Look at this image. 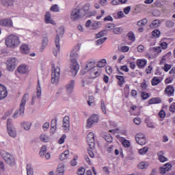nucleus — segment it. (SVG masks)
Wrapping results in <instances>:
<instances>
[{
	"mask_svg": "<svg viewBox=\"0 0 175 175\" xmlns=\"http://www.w3.org/2000/svg\"><path fill=\"white\" fill-rule=\"evenodd\" d=\"M80 53V45L77 44L71 51L70 55V59L71 62L70 70L74 77L77 75V72L80 69V65L77 62V59L79 57Z\"/></svg>",
	"mask_w": 175,
	"mask_h": 175,
	"instance_id": "1",
	"label": "nucleus"
},
{
	"mask_svg": "<svg viewBox=\"0 0 175 175\" xmlns=\"http://www.w3.org/2000/svg\"><path fill=\"white\" fill-rule=\"evenodd\" d=\"M56 32H57V34L55 39V44L56 46V49L53 50V54L55 57H57V55H58V53H59V50L61 49L59 41H60V38H62V36L64 35V33H65V28L61 26Z\"/></svg>",
	"mask_w": 175,
	"mask_h": 175,
	"instance_id": "2",
	"label": "nucleus"
},
{
	"mask_svg": "<svg viewBox=\"0 0 175 175\" xmlns=\"http://www.w3.org/2000/svg\"><path fill=\"white\" fill-rule=\"evenodd\" d=\"M21 43L20 38L16 35L11 34L5 38V44L10 49H16Z\"/></svg>",
	"mask_w": 175,
	"mask_h": 175,
	"instance_id": "3",
	"label": "nucleus"
},
{
	"mask_svg": "<svg viewBox=\"0 0 175 175\" xmlns=\"http://www.w3.org/2000/svg\"><path fill=\"white\" fill-rule=\"evenodd\" d=\"M29 95L28 93L24 94L21 101L19 109L14 112L12 116L13 118H17V117H23V116H24V111H25V103H27V98H28Z\"/></svg>",
	"mask_w": 175,
	"mask_h": 175,
	"instance_id": "4",
	"label": "nucleus"
},
{
	"mask_svg": "<svg viewBox=\"0 0 175 175\" xmlns=\"http://www.w3.org/2000/svg\"><path fill=\"white\" fill-rule=\"evenodd\" d=\"M52 66V74H51V83L57 85L59 83V77L61 76V68L59 66H56L55 64H53Z\"/></svg>",
	"mask_w": 175,
	"mask_h": 175,
	"instance_id": "5",
	"label": "nucleus"
},
{
	"mask_svg": "<svg viewBox=\"0 0 175 175\" xmlns=\"http://www.w3.org/2000/svg\"><path fill=\"white\" fill-rule=\"evenodd\" d=\"M96 63L95 59H90L85 64V67L81 70V75H85L88 73L90 70H93V69H98V66H96Z\"/></svg>",
	"mask_w": 175,
	"mask_h": 175,
	"instance_id": "6",
	"label": "nucleus"
},
{
	"mask_svg": "<svg viewBox=\"0 0 175 175\" xmlns=\"http://www.w3.org/2000/svg\"><path fill=\"white\" fill-rule=\"evenodd\" d=\"M6 65L7 70H8L9 72H13V70L16 69V66L18 65V62L16 57H10L7 59Z\"/></svg>",
	"mask_w": 175,
	"mask_h": 175,
	"instance_id": "7",
	"label": "nucleus"
},
{
	"mask_svg": "<svg viewBox=\"0 0 175 175\" xmlns=\"http://www.w3.org/2000/svg\"><path fill=\"white\" fill-rule=\"evenodd\" d=\"M84 17L83 14L81 12L80 8H74L70 13V18L72 21L75 20H79V18H83Z\"/></svg>",
	"mask_w": 175,
	"mask_h": 175,
	"instance_id": "8",
	"label": "nucleus"
},
{
	"mask_svg": "<svg viewBox=\"0 0 175 175\" xmlns=\"http://www.w3.org/2000/svg\"><path fill=\"white\" fill-rule=\"evenodd\" d=\"M7 131L8 135L11 137H16L17 136V133L16 132V129L13 124L12 123V119H8L7 121Z\"/></svg>",
	"mask_w": 175,
	"mask_h": 175,
	"instance_id": "9",
	"label": "nucleus"
},
{
	"mask_svg": "<svg viewBox=\"0 0 175 175\" xmlns=\"http://www.w3.org/2000/svg\"><path fill=\"white\" fill-rule=\"evenodd\" d=\"M3 158L6 163H8V165H10V166H14V157L12 154L8 152H5V154H3Z\"/></svg>",
	"mask_w": 175,
	"mask_h": 175,
	"instance_id": "10",
	"label": "nucleus"
},
{
	"mask_svg": "<svg viewBox=\"0 0 175 175\" xmlns=\"http://www.w3.org/2000/svg\"><path fill=\"white\" fill-rule=\"evenodd\" d=\"M86 142L90 148H95V135L94 133H90L86 137Z\"/></svg>",
	"mask_w": 175,
	"mask_h": 175,
	"instance_id": "11",
	"label": "nucleus"
},
{
	"mask_svg": "<svg viewBox=\"0 0 175 175\" xmlns=\"http://www.w3.org/2000/svg\"><path fill=\"white\" fill-rule=\"evenodd\" d=\"M99 121V116L97 114H93L87 120V128H91L94 124L98 123Z\"/></svg>",
	"mask_w": 175,
	"mask_h": 175,
	"instance_id": "12",
	"label": "nucleus"
},
{
	"mask_svg": "<svg viewBox=\"0 0 175 175\" xmlns=\"http://www.w3.org/2000/svg\"><path fill=\"white\" fill-rule=\"evenodd\" d=\"M90 6V3H86L82 8H80L81 12L83 14V16H86V17H92V16H94V12H88Z\"/></svg>",
	"mask_w": 175,
	"mask_h": 175,
	"instance_id": "13",
	"label": "nucleus"
},
{
	"mask_svg": "<svg viewBox=\"0 0 175 175\" xmlns=\"http://www.w3.org/2000/svg\"><path fill=\"white\" fill-rule=\"evenodd\" d=\"M89 72V79H96V77H99L100 76V70L99 68H94L93 70H90Z\"/></svg>",
	"mask_w": 175,
	"mask_h": 175,
	"instance_id": "14",
	"label": "nucleus"
},
{
	"mask_svg": "<svg viewBox=\"0 0 175 175\" xmlns=\"http://www.w3.org/2000/svg\"><path fill=\"white\" fill-rule=\"evenodd\" d=\"M0 25L3 27H8V28H12L13 27V21L10 18H5L0 20Z\"/></svg>",
	"mask_w": 175,
	"mask_h": 175,
	"instance_id": "15",
	"label": "nucleus"
},
{
	"mask_svg": "<svg viewBox=\"0 0 175 175\" xmlns=\"http://www.w3.org/2000/svg\"><path fill=\"white\" fill-rule=\"evenodd\" d=\"M63 128L64 132H69L70 129V122H69V116H65L63 120Z\"/></svg>",
	"mask_w": 175,
	"mask_h": 175,
	"instance_id": "16",
	"label": "nucleus"
},
{
	"mask_svg": "<svg viewBox=\"0 0 175 175\" xmlns=\"http://www.w3.org/2000/svg\"><path fill=\"white\" fill-rule=\"evenodd\" d=\"M172 170V164L167 163L163 167H159V173L161 174H165L167 172Z\"/></svg>",
	"mask_w": 175,
	"mask_h": 175,
	"instance_id": "17",
	"label": "nucleus"
},
{
	"mask_svg": "<svg viewBox=\"0 0 175 175\" xmlns=\"http://www.w3.org/2000/svg\"><path fill=\"white\" fill-rule=\"evenodd\" d=\"M165 94H166L167 96H174V87L172 85H167L165 89Z\"/></svg>",
	"mask_w": 175,
	"mask_h": 175,
	"instance_id": "18",
	"label": "nucleus"
},
{
	"mask_svg": "<svg viewBox=\"0 0 175 175\" xmlns=\"http://www.w3.org/2000/svg\"><path fill=\"white\" fill-rule=\"evenodd\" d=\"M44 17V22L46 24H52V25H55V21L51 18V14L50 12H46Z\"/></svg>",
	"mask_w": 175,
	"mask_h": 175,
	"instance_id": "19",
	"label": "nucleus"
},
{
	"mask_svg": "<svg viewBox=\"0 0 175 175\" xmlns=\"http://www.w3.org/2000/svg\"><path fill=\"white\" fill-rule=\"evenodd\" d=\"M8 96V91H6V88L0 83V100L1 99H5Z\"/></svg>",
	"mask_w": 175,
	"mask_h": 175,
	"instance_id": "20",
	"label": "nucleus"
},
{
	"mask_svg": "<svg viewBox=\"0 0 175 175\" xmlns=\"http://www.w3.org/2000/svg\"><path fill=\"white\" fill-rule=\"evenodd\" d=\"M75 80H71L66 85V91L68 94H72L73 90L75 89Z\"/></svg>",
	"mask_w": 175,
	"mask_h": 175,
	"instance_id": "21",
	"label": "nucleus"
},
{
	"mask_svg": "<svg viewBox=\"0 0 175 175\" xmlns=\"http://www.w3.org/2000/svg\"><path fill=\"white\" fill-rule=\"evenodd\" d=\"M135 140L140 146H144L146 144V137H139V135H136Z\"/></svg>",
	"mask_w": 175,
	"mask_h": 175,
	"instance_id": "22",
	"label": "nucleus"
},
{
	"mask_svg": "<svg viewBox=\"0 0 175 175\" xmlns=\"http://www.w3.org/2000/svg\"><path fill=\"white\" fill-rule=\"evenodd\" d=\"M1 5L3 6H5L6 8H9L10 6H13L14 1L13 0H1Z\"/></svg>",
	"mask_w": 175,
	"mask_h": 175,
	"instance_id": "23",
	"label": "nucleus"
},
{
	"mask_svg": "<svg viewBox=\"0 0 175 175\" xmlns=\"http://www.w3.org/2000/svg\"><path fill=\"white\" fill-rule=\"evenodd\" d=\"M146 65H147V60L146 59H137V66L143 69L144 68V66H146Z\"/></svg>",
	"mask_w": 175,
	"mask_h": 175,
	"instance_id": "24",
	"label": "nucleus"
},
{
	"mask_svg": "<svg viewBox=\"0 0 175 175\" xmlns=\"http://www.w3.org/2000/svg\"><path fill=\"white\" fill-rule=\"evenodd\" d=\"M18 73H21L22 75H25L28 72V69L27 66L25 65L19 66L17 69Z\"/></svg>",
	"mask_w": 175,
	"mask_h": 175,
	"instance_id": "25",
	"label": "nucleus"
},
{
	"mask_svg": "<svg viewBox=\"0 0 175 175\" xmlns=\"http://www.w3.org/2000/svg\"><path fill=\"white\" fill-rule=\"evenodd\" d=\"M21 51L23 54H29V47H28V45L23 44L21 46Z\"/></svg>",
	"mask_w": 175,
	"mask_h": 175,
	"instance_id": "26",
	"label": "nucleus"
},
{
	"mask_svg": "<svg viewBox=\"0 0 175 175\" xmlns=\"http://www.w3.org/2000/svg\"><path fill=\"white\" fill-rule=\"evenodd\" d=\"M32 125V123L28 122H23L21 123V126L25 129V131H29L31 129V126Z\"/></svg>",
	"mask_w": 175,
	"mask_h": 175,
	"instance_id": "27",
	"label": "nucleus"
},
{
	"mask_svg": "<svg viewBox=\"0 0 175 175\" xmlns=\"http://www.w3.org/2000/svg\"><path fill=\"white\" fill-rule=\"evenodd\" d=\"M162 100H161V98H152L149 100L148 104L149 105H155L158 103H161Z\"/></svg>",
	"mask_w": 175,
	"mask_h": 175,
	"instance_id": "28",
	"label": "nucleus"
},
{
	"mask_svg": "<svg viewBox=\"0 0 175 175\" xmlns=\"http://www.w3.org/2000/svg\"><path fill=\"white\" fill-rule=\"evenodd\" d=\"M107 64V62L106 61V59H100L97 65L96 66H97V68H105V66H106V64Z\"/></svg>",
	"mask_w": 175,
	"mask_h": 175,
	"instance_id": "29",
	"label": "nucleus"
},
{
	"mask_svg": "<svg viewBox=\"0 0 175 175\" xmlns=\"http://www.w3.org/2000/svg\"><path fill=\"white\" fill-rule=\"evenodd\" d=\"M107 34V32L106 31V30L103 29V30H101L98 33H96L95 36V38L96 39H100L103 38V36H105Z\"/></svg>",
	"mask_w": 175,
	"mask_h": 175,
	"instance_id": "30",
	"label": "nucleus"
},
{
	"mask_svg": "<svg viewBox=\"0 0 175 175\" xmlns=\"http://www.w3.org/2000/svg\"><path fill=\"white\" fill-rule=\"evenodd\" d=\"M115 27H116V25L113 23H107L105 25V29L104 30L106 31V32L113 31V29H114Z\"/></svg>",
	"mask_w": 175,
	"mask_h": 175,
	"instance_id": "31",
	"label": "nucleus"
},
{
	"mask_svg": "<svg viewBox=\"0 0 175 175\" xmlns=\"http://www.w3.org/2000/svg\"><path fill=\"white\" fill-rule=\"evenodd\" d=\"M64 173H65V170L64 168V165H59L56 170V174L57 175H64Z\"/></svg>",
	"mask_w": 175,
	"mask_h": 175,
	"instance_id": "32",
	"label": "nucleus"
},
{
	"mask_svg": "<svg viewBox=\"0 0 175 175\" xmlns=\"http://www.w3.org/2000/svg\"><path fill=\"white\" fill-rule=\"evenodd\" d=\"M69 157V150H65L63 153L60 154V160L65 161Z\"/></svg>",
	"mask_w": 175,
	"mask_h": 175,
	"instance_id": "33",
	"label": "nucleus"
},
{
	"mask_svg": "<svg viewBox=\"0 0 175 175\" xmlns=\"http://www.w3.org/2000/svg\"><path fill=\"white\" fill-rule=\"evenodd\" d=\"M113 32L115 35H121L124 32V28L122 27H115L113 29Z\"/></svg>",
	"mask_w": 175,
	"mask_h": 175,
	"instance_id": "34",
	"label": "nucleus"
},
{
	"mask_svg": "<svg viewBox=\"0 0 175 175\" xmlns=\"http://www.w3.org/2000/svg\"><path fill=\"white\" fill-rule=\"evenodd\" d=\"M116 78L118 80L119 85H122L125 83V77L124 76L116 75Z\"/></svg>",
	"mask_w": 175,
	"mask_h": 175,
	"instance_id": "35",
	"label": "nucleus"
},
{
	"mask_svg": "<svg viewBox=\"0 0 175 175\" xmlns=\"http://www.w3.org/2000/svg\"><path fill=\"white\" fill-rule=\"evenodd\" d=\"M36 90H37L36 91L37 98L40 99V96L42 95V89L40 88V83L39 82V80L38 81V86Z\"/></svg>",
	"mask_w": 175,
	"mask_h": 175,
	"instance_id": "36",
	"label": "nucleus"
},
{
	"mask_svg": "<svg viewBox=\"0 0 175 175\" xmlns=\"http://www.w3.org/2000/svg\"><path fill=\"white\" fill-rule=\"evenodd\" d=\"M26 169L27 175H33V168H32L31 164H27Z\"/></svg>",
	"mask_w": 175,
	"mask_h": 175,
	"instance_id": "37",
	"label": "nucleus"
},
{
	"mask_svg": "<svg viewBox=\"0 0 175 175\" xmlns=\"http://www.w3.org/2000/svg\"><path fill=\"white\" fill-rule=\"evenodd\" d=\"M106 40H107V37L99 38L98 40H97L96 41V44L97 46H100V45L103 44V43H105V42H106Z\"/></svg>",
	"mask_w": 175,
	"mask_h": 175,
	"instance_id": "38",
	"label": "nucleus"
},
{
	"mask_svg": "<svg viewBox=\"0 0 175 175\" xmlns=\"http://www.w3.org/2000/svg\"><path fill=\"white\" fill-rule=\"evenodd\" d=\"M148 21V20H147V18H144V19H142L140 21H139L137 23V25H138L139 27H144V25H146L147 24V22Z\"/></svg>",
	"mask_w": 175,
	"mask_h": 175,
	"instance_id": "39",
	"label": "nucleus"
},
{
	"mask_svg": "<svg viewBox=\"0 0 175 175\" xmlns=\"http://www.w3.org/2000/svg\"><path fill=\"white\" fill-rule=\"evenodd\" d=\"M127 36L129 40H131V42H135V40H136V38L135 37V33H133V31L129 32L127 33Z\"/></svg>",
	"mask_w": 175,
	"mask_h": 175,
	"instance_id": "40",
	"label": "nucleus"
},
{
	"mask_svg": "<svg viewBox=\"0 0 175 175\" xmlns=\"http://www.w3.org/2000/svg\"><path fill=\"white\" fill-rule=\"evenodd\" d=\"M145 122L148 128H152V129L155 128L154 123H152V122H151L150 119L148 118L145 119Z\"/></svg>",
	"mask_w": 175,
	"mask_h": 175,
	"instance_id": "41",
	"label": "nucleus"
},
{
	"mask_svg": "<svg viewBox=\"0 0 175 175\" xmlns=\"http://www.w3.org/2000/svg\"><path fill=\"white\" fill-rule=\"evenodd\" d=\"M161 83V79L158 77H154L152 79V85H158Z\"/></svg>",
	"mask_w": 175,
	"mask_h": 175,
	"instance_id": "42",
	"label": "nucleus"
},
{
	"mask_svg": "<svg viewBox=\"0 0 175 175\" xmlns=\"http://www.w3.org/2000/svg\"><path fill=\"white\" fill-rule=\"evenodd\" d=\"M161 25V21L158 19H156L152 22L151 26L153 28H158L159 25Z\"/></svg>",
	"mask_w": 175,
	"mask_h": 175,
	"instance_id": "43",
	"label": "nucleus"
},
{
	"mask_svg": "<svg viewBox=\"0 0 175 175\" xmlns=\"http://www.w3.org/2000/svg\"><path fill=\"white\" fill-rule=\"evenodd\" d=\"M50 10L51 12H55V13H58V12H59V7H58V5L54 4L51 7Z\"/></svg>",
	"mask_w": 175,
	"mask_h": 175,
	"instance_id": "44",
	"label": "nucleus"
},
{
	"mask_svg": "<svg viewBox=\"0 0 175 175\" xmlns=\"http://www.w3.org/2000/svg\"><path fill=\"white\" fill-rule=\"evenodd\" d=\"M147 152H148V147H144L139 150V154H140V155H145Z\"/></svg>",
	"mask_w": 175,
	"mask_h": 175,
	"instance_id": "45",
	"label": "nucleus"
},
{
	"mask_svg": "<svg viewBox=\"0 0 175 175\" xmlns=\"http://www.w3.org/2000/svg\"><path fill=\"white\" fill-rule=\"evenodd\" d=\"M104 139L107 143H111L113 142V137L110 134L104 135Z\"/></svg>",
	"mask_w": 175,
	"mask_h": 175,
	"instance_id": "46",
	"label": "nucleus"
},
{
	"mask_svg": "<svg viewBox=\"0 0 175 175\" xmlns=\"http://www.w3.org/2000/svg\"><path fill=\"white\" fill-rule=\"evenodd\" d=\"M141 98L143 100H146V99H148V98H150V94L146 92H142L141 93Z\"/></svg>",
	"mask_w": 175,
	"mask_h": 175,
	"instance_id": "47",
	"label": "nucleus"
},
{
	"mask_svg": "<svg viewBox=\"0 0 175 175\" xmlns=\"http://www.w3.org/2000/svg\"><path fill=\"white\" fill-rule=\"evenodd\" d=\"M152 35L154 38H159L161 36V31L158 29H154L152 31Z\"/></svg>",
	"mask_w": 175,
	"mask_h": 175,
	"instance_id": "48",
	"label": "nucleus"
},
{
	"mask_svg": "<svg viewBox=\"0 0 175 175\" xmlns=\"http://www.w3.org/2000/svg\"><path fill=\"white\" fill-rule=\"evenodd\" d=\"M165 25L167 28H173V27H174V22L172 21H167Z\"/></svg>",
	"mask_w": 175,
	"mask_h": 175,
	"instance_id": "49",
	"label": "nucleus"
},
{
	"mask_svg": "<svg viewBox=\"0 0 175 175\" xmlns=\"http://www.w3.org/2000/svg\"><path fill=\"white\" fill-rule=\"evenodd\" d=\"M95 148H92L90 146V148L88 149V152L89 154V157H90V158H94L95 157V154H94V149Z\"/></svg>",
	"mask_w": 175,
	"mask_h": 175,
	"instance_id": "50",
	"label": "nucleus"
},
{
	"mask_svg": "<svg viewBox=\"0 0 175 175\" xmlns=\"http://www.w3.org/2000/svg\"><path fill=\"white\" fill-rule=\"evenodd\" d=\"M148 166V165H147V163H146V162H141L138 165V169H147Z\"/></svg>",
	"mask_w": 175,
	"mask_h": 175,
	"instance_id": "51",
	"label": "nucleus"
},
{
	"mask_svg": "<svg viewBox=\"0 0 175 175\" xmlns=\"http://www.w3.org/2000/svg\"><path fill=\"white\" fill-rule=\"evenodd\" d=\"M122 144L123 147L128 148V147H130L131 146V142H129L128 139H124L122 141Z\"/></svg>",
	"mask_w": 175,
	"mask_h": 175,
	"instance_id": "52",
	"label": "nucleus"
},
{
	"mask_svg": "<svg viewBox=\"0 0 175 175\" xmlns=\"http://www.w3.org/2000/svg\"><path fill=\"white\" fill-rule=\"evenodd\" d=\"M65 139H66V135L64 134L58 140L59 144H64L65 143Z\"/></svg>",
	"mask_w": 175,
	"mask_h": 175,
	"instance_id": "53",
	"label": "nucleus"
},
{
	"mask_svg": "<svg viewBox=\"0 0 175 175\" xmlns=\"http://www.w3.org/2000/svg\"><path fill=\"white\" fill-rule=\"evenodd\" d=\"M85 173V168L84 167H79L77 170V174L79 175H84V174Z\"/></svg>",
	"mask_w": 175,
	"mask_h": 175,
	"instance_id": "54",
	"label": "nucleus"
},
{
	"mask_svg": "<svg viewBox=\"0 0 175 175\" xmlns=\"http://www.w3.org/2000/svg\"><path fill=\"white\" fill-rule=\"evenodd\" d=\"M100 107H101V110L104 113V114H106V113H107V111H106V105H105V101L101 100Z\"/></svg>",
	"mask_w": 175,
	"mask_h": 175,
	"instance_id": "55",
	"label": "nucleus"
},
{
	"mask_svg": "<svg viewBox=\"0 0 175 175\" xmlns=\"http://www.w3.org/2000/svg\"><path fill=\"white\" fill-rule=\"evenodd\" d=\"M163 69L165 72H169V70H170V69H172V65L167 64H164V67H163Z\"/></svg>",
	"mask_w": 175,
	"mask_h": 175,
	"instance_id": "56",
	"label": "nucleus"
},
{
	"mask_svg": "<svg viewBox=\"0 0 175 175\" xmlns=\"http://www.w3.org/2000/svg\"><path fill=\"white\" fill-rule=\"evenodd\" d=\"M39 155L40 158H44V146H42L40 152H39Z\"/></svg>",
	"mask_w": 175,
	"mask_h": 175,
	"instance_id": "57",
	"label": "nucleus"
},
{
	"mask_svg": "<svg viewBox=\"0 0 175 175\" xmlns=\"http://www.w3.org/2000/svg\"><path fill=\"white\" fill-rule=\"evenodd\" d=\"M55 131H57V126H51L50 134L51 135H53L55 133Z\"/></svg>",
	"mask_w": 175,
	"mask_h": 175,
	"instance_id": "58",
	"label": "nucleus"
},
{
	"mask_svg": "<svg viewBox=\"0 0 175 175\" xmlns=\"http://www.w3.org/2000/svg\"><path fill=\"white\" fill-rule=\"evenodd\" d=\"M134 159H135V157L133 156V153L132 152L129 153L126 156V159H128V161H132Z\"/></svg>",
	"mask_w": 175,
	"mask_h": 175,
	"instance_id": "59",
	"label": "nucleus"
},
{
	"mask_svg": "<svg viewBox=\"0 0 175 175\" xmlns=\"http://www.w3.org/2000/svg\"><path fill=\"white\" fill-rule=\"evenodd\" d=\"M159 161H160V162H167V158L165 157V156L163 155H159Z\"/></svg>",
	"mask_w": 175,
	"mask_h": 175,
	"instance_id": "60",
	"label": "nucleus"
},
{
	"mask_svg": "<svg viewBox=\"0 0 175 175\" xmlns=\"http://www.w3.org/2000/svg\"><path fill=\"white\" fill-rule=\"evenodd\" d=\"M77 160V156H75L74 159L70 161L71 166H76V165H77V161H76Z\"/></svg>",
	"mask_w": 175,
	"mask_h": 175,
	"instance_id": "61",
	"label": "nucleus"
},
{
	"mask_svg": "<svg viewBox=\"0 0 175 175\" xmlns=\"http://www.w3.org/2000/svg\"><path fill=\"white\" fill-rule=\"evenodd\" d=\"M123 12L124 14H129V12H131V6H127L124 8Z\"/></svg>",
	"mask_w": 175,
	"mask_h": 175,
	"instance_id": "62",
	"label": "nucleus"
},
{
	"mask_svg": "<svg viewBox=\"0 0 175 175\" xmlns=\"http://www.w3.org/2000/svg\"><path fill=\"white\" fill-rule=\"evenodd\" d=\"M160 46L163 50H166V49H167V44L165 42H161Z\"/></svg>",
	"mask_w": 175,
	"mask_h": 175,
	"instance_id": "63",
	"label": "nucleus"
},
{
	"mask_svg": "<svg viewBox=\"0 0 175 175\" xmlns=\"http://www.w3.org/2000/svg\"><path fill=\"white\" fill-rule=\"evenodd\" d=\"M170 111L175 113V103H173L170 107Z\"/></svg>",
	"mask_w": 175,
	"mask_h": 175,
	"instance_id": "64",
	"label": "nucleus"
}]
</instances>
